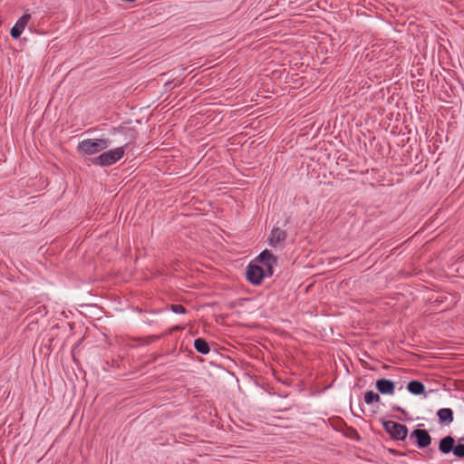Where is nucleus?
Masks as SVG:
<instances>
[{"label":"nucleus","mask_w":464,"mask_h":464,"mask_svg":"<svg viewBox=\"0 0 464 464\" xmlns=\"http://www.w3.org/2000/svg\"><path fill=\"white\" fill-rule=\"evenodd\" d=\"M111 144L108 138L85 139L77 145V152L81 155H93L107 149Z\"/></svg>","instance_id":"nucleus-1"},{"label":"nucleus","mask_w":464,"mask_h":464,"mask_svg":"<svg viewBox=\"0 0 464 464\" xmlns=\"http://www.w3.org/2000/svg\"><path fill=\"white\" fill-rule=\"evenodd\" d=\"M125 154L124 146L104 151L97 157L91 159L93 165L109 167L119 161Z\"/></svg>","instance_id":"nucleus-2"},{"label":"nucleus","mask_w":464,"mask_h":464,"mask_svg":"<svg viewBox=\"0 0 464 464\" xmlns=\"http://www.w3.org/2000/svg\"><path fill=\"white\" fill-rule=\"evenodd\" d=\"M439 450L443 455L452 453L457 458H464V444L461 442L456 444L455 439L450 435L440 439L439 441Z\"/></svg>","instance_id":"nucleus-3"},{"label":"nucleus","mask_w":464,"mask_h":464,"mask_svg":"<svg viewBox=\"0 0 464 464\" xmlns=\"http://www.w3.org/2000/svg\"><path fill=\"white\" fill-rule=\"evenodd\" d=\"M382 426L394 440H405L408 436V428L404 424L393 420H382Z\"/></svg>","instance_id":"nucleus-4"},{"label":"nucleus","mask_w":464,"mask_h":464,"mask_svg":"<svg viewBox=\"0 0 464 464\" xmlns=\"http://www.w3.org/2000/svg\"><path fill=\"white\" fill-rule=\"evenodd\" d=\"M256 260L261 264V266L264 267L265 274L267 277H270L274 275L275 266L278 265V258L276 256L272 254L271 251L266 249L258 255Z\"/></svg>","instance_id":"nucleus-5"},{"label":"nucleus","mask_w":464,"mask_h":464,"mask_svg":"<svg viewBox=\"0 0 464 464\" xmlns=\"http://www.w3.org/2000/svg\"><path fill=\"white\" fill-rule=\"evenodd\" d=\"M246 279L254 285H259L265 277V269L258 264L250 263L246 266Z\"/></svg>","instance_id":"nucleus-6"},{"label":"nucleus","mask_w":464,"mask_h":464,"mask_svg":"<svg viewBox=\"0 0 464 464\" xmlns=\"http://www.w3.org/2000/svg\"><path fill=\"white\" fill-rule=\"evenodd\" d=\"M410 440H413L419 449L428 448L432 441V438L429 431L424 429H415L411 432Z\"/></svg>","instance_id":"nucleus-7"},{"label":"nucleus","mask_w":464,"mask_h":464,"mask_svg":"<svg viewBox=\"0 0 464 464\" xmlns=\"http://www.w3.org/2000/svg\"><path fill=\"white\" fill-rule=\"evenodd\" d=\"M31 19L30 14H23L11 28L10 34L14 39H18Z\"/></svg>","instance_id":"nucleus-8"},{"label":"nucleus","mask_w":464,"mask_h":464,"mask_svg":"<svg viewBox=\"0 0 464 464\" xmlns=\"http://www.w3.org/2000/svg\"><path fill=\"white\" fill-rule=\"evenodd\" d=\"M375 387L377 391L382 394L392 395L395 392V383L394 382L382 378L376 381Z\"/></svg>","instance_id":"nucleus-9"},{"label":"nucleus","mask_w":464,"mask_h":464,"mask_svg":"<svg viewBox=\"0 0 464 464\" xmlns=\"http://www.w3.org/2000/svg\"><path fill=\"white\" fill-rule=\"evenodd\" d=\"M286 232L279 227H274L268 238L271 246L276 247L278 244L283 243L286 238Z\"/></svg>","instance_id":"nucleus-10"},{"label":"nucleus","mask_w":464,"mask_h":464,"mask_svg":"<svg viewBox=\"0 0 464 464\" xmlns=\"http://www.w3.org/2000/svg\"><path fill=\"white\" fill-rule=\"evenodd\" d=\"M407 390L414 395H421L425 393V385L417 380H412L408 382Z\"/></svg>","instance_id":"nucleus-11"},{"label":"nucleus","mask_w":464,"mask_h":464,"mask_svg":"<svg viewBox=\"0 0 464 464\" xmlns=\"http://www.w3.org/2000/svg\"><path fill=\"white\" fill-rule=\"evenodd\" d=\"M437 416L440 423L450 424L453 421V411L450 408L440 409Z\"/></svg>","instance_id":"nucleus-12"},{"label":"nucleus","mask_w":464,"mask_h":464,"mask_svg":"<svg viewBox=\"0 0 464 464\" xmlns=\"http://www.w3.org/2000/svg\"><path fill=\"white\" fill-rule=\"evenodd\" d=\"M195 350L201 354H208L210 352V346L204 338H197L194 341Z\"/></svg>","instance_id":"nucleus-13"},{"label":"nucleus","mask_w":464,"mask_h":464,"mask_svg":"<svg viewBox=\"0 0 464 464\" xmlns=\"http://www.w3.org/2000/svg\"><path fill=\"white\" fill-rule=\"evenodd\" d=\"M381 397L378 393L373 391H368L364 393V401L367 404H372L373 402H379Z\"/></svg>","instance_id":"nucleus-14"},{"label":"nucleus","mask_w":464,"mask_h":464,"mask_svg":"<svg viewBox=\"0 0 464 464\" xmlns=\"http://www.w3.org/2000/svg\"><path fill=\"white\" fill-rule=\"evenodd\" d=\"M167 309H169L175 314H186L188 311L184 305L180 304H171L167 305Z\"/></svg>","instance_id":"nucleus-15"},{"label":"nucleus","mask_w":464,"mask_h":464,"mask_svg":"<svg viewBox=\"0 0 464 464\" xmlns=\"http://www.w3.org/2000/svg\"><path fill=\"white\" fill-rule=\"evenodd\" d=\"M160 339V335H149L140 338V343L143 345H149Z\"/></svg>","instance_id":"nucleus-16"},{"label":"nucleus","mask_w":464,"mask_h":464,"mask_svg":"<svg viewBox=\"0 0 464 464\" xmlns=\"http://www.w3.org/2000/svg\"><path fill=\"white\" fill-rule=\"evenodd\" d=\"M392 409L393 411H396L401 412V414H403V415H405V416L408 414V413H407V411H406L404 409H402L401 407H400V406H398V405H393V406L392 407Z\"/></svg>","instance_id":"nucleus-17"},{"label":"nucleus","mask_w":464,"mask_h":464,"mask_svg":"<svg viewBox=\"0 0 464 464\" xmlns=\"http://www.w3.org/2000/svg\"><path fill=\"white\" fill-rule=\"evenodd\" d=\"M392 452L393 454H395V455H398V456H404V455H405V453L398 452V451H397V450H392Z\"/></svg>","instance_id":"nucleus-18"},{"label":"nucleus","mask_w":464,"mask_h":464,"mask_svg":"<svg viewBox=\"0 0 464 464\" xmlns=\"http://www.w3.org/2000/svg\"><path fill=\"white\" fill-rule=\"evenodd\" d=\"M180 329H181V328H180V327H179V326H176V327L174 328V330H180Z\"/></svg>","instance_id":"nucleus-19"}]
</instances>
